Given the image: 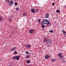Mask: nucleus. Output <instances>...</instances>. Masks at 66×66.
<instances>
[{"instance_id":"1","label":"nucleus","mask_w":66,"mask_h":66,"mask_svg":"<svg viewBox=\"0 0 66 66\" xmlns=\"http://www.w3.org/2000/svg\"><path fill=\"white\" fill-rule=\"evenodd\" d=\"M43 23L44 24H50V21H48L47 19H44L43 21Z\"/></svg>"},{"instance_id":"2","label":"nucleus","mask_w":66,"mask_h":66,"mask_svg":"<svg viewBox=\"0 0 66 66\" xmlns=\"http://www.w3.org/2000/svg\"><path fill=\"white\" fill-rule=\"evenodd\" d=\"M58 55L60 58V59H62V60H64V56L62 55V53H59L58 54Z\"/></svg>"},{"instance_id":"3","label":"nucleus","mask_w":66,"mask_h":66,"mask_svg":"<svg viewBox=\"0 0 66 66\" xmlns=\"http://www.w3.org/2000/svg\"><path fill=\"white\" fill-rule=\"evenodd\" d=\"M29 33L32 34H33L34 32V29H30L29 30Z\"/></svg>"},{"instance_id":"4","label":"nucleus","mask_w":66,"mask_h":66,"mask_svg":"<svg viewBox=\"0 0 66 66\" xmlns=\"http://www.w3.org/2000/svg\"><path fill=\"white\" fill-rule=\"evenodd\" d=\"M48 39H49V37H46L44 38L43 40V42L44 43L47 42L48 41Z\"/></svg>"},{"instance_id":"5","label":"nucleus","mask_w":66,"mask_h":66,"mask_svg":"<svg viewBox=\"0 0 66 66\" xmlns=\"http://www.w3.org/2000/svg\"><path fill=\"white\" fill-rule=\"evenodd\" d=\"M52 41L51 39H48L47 42V44H52Z\"/></svg>"},{"instance_id":"6","label":"nucleus","mask_w":66,"mask_h":66,"mask_svg":"<svg viewBox=\"0 0 66 66\" xmlns=\"http://www.w3.org/2000/svg\"><path fill=\"white\" fill-rule=\"evenodd\" d=\"M49 55L48 54L46 55L45 56V59L46 60H48L49 59Z\"/></svg>"},{"instance_id":"7","label":"nucleus","mask_w":66,"mask_h":66,"mask_svg":"<svg viewBox=\"0 0 66 66\" xmlns=\"http://www.w3.org/2000/svg\"><path fill=\"white\" fill-rule=\"evenodd\" d=\"M31 12L32 13H35V10L34 9H31Z\"/></svg>"},{"instance_id":"8","label":"nucleus","mask_w":66,"mask_h":66,"mask_svg":"<svg viewBox=\"0 0 66 66\" xmlns=\"http://www.w3.org/2000/svg\"><path fill=\"white\" fill-rule=\"evenodd\" d=\"M49 16V13H46L45 16V18H48Z\"/></svg>"},{"instance_id":"9","label":"nucleus","mask_w":66,"mask_h":66,"mask_svg":"<svg viewBox=\"0 0 66 66\" xmlns=\"http://www.w3.org/2000/svg\"><path fill=\"white\" fill-rule=\"evenodd\" d=\"M9 5H11V4H14V2L13 1L11 0L10 1V4L9 3Z\"/></svg>"},{"instance_id":"10","label":"nucleus","mask_w":66,"mask_h":66,"mask_svg":"<svg viewBox=\"0 0 66 66\" xmlns=\"http://www.w3.org/2000/svg\"><path fill=\"white\" fill-rule=\"evenodd\" d=\"M24 46H26V47H27V48H30L31 47V45H30L29 44H27V45H25Z\"/></svg>"},{"instance_id":"11","label":"nucleus","mask_w":66,"mask_h":66,"mask_svg":"<svg viewBox=\"0 0 66 66\" xmlns=\"http://www.w3.org/2000/svg\"><path fill=\"white\" fill-rule=\"evenodd\" d=\"M19 57H20V55L17 56L16 58V60L17 61H18L19 59Z\"/></svg>"},{"instance_id":"12","label":"nucleus","mask_w":66,"mask_h":66,"mask_svg":"<svg viewBox=\"0 0 66 66\" xmlns=\"http://www.w3.org/2000/svg\"><path fill=\"white\" fill-rule=\"evenodd\" d=\"M3 20V18H2V17L1 16H0V22H1Z\"/></svg>"},{"instance_id":"13","label":"nucleus","mask_w":66,"mask_h":66,"mask_svg":"<svg viewBox=\"0 0 66 66\" xmlns=\"http://www.w3.org/2000/svg\"><path fill=\"white\" fill-rule=\"evenodd\" d=\"M16 56L12 57V59H13V60H16Z\"/></svg>"},{"instance_id":"14","label":"nucleus","mask_w":66,"mask_h":66,"mask_svg":"<svg viewBox=\"0 0 66 66\" xmlns=\"http://www.w3.org/2000/svg\"><path fill=\"white\" fill-rule=\"evenodd\" d=\"M27 15V13H26L25 12L23 14V16H26Z\"/></svg>"},{"instance_id":"15","label":"nucleus","mask_w":66,"mask_h":66,"mask_svg":"<svg viewBox=\"0 0 66 66\" xmlns=\"http://www.w3.org/2000/svg\"><path fill=\"white\" fill-rule=\"evenodd\" d=\"M30 63V60H27V64H29Z\"/></svg>"},{"instance_id":"16","label":"nucleus","mask_w":66,"mask_h":66,"mask_svg":"<svg viewBox=\"0 0 66 66\" xmlns=\"http://www.w3.org/2000/svg\"><path fill=\"white\" fill-rule=\"evenodd\" d=\"M51 44L52 43H48L47 44V46L50 47V46H51Z\"/></svg>"},{"instance_id":"17","label":"nucleus","mask_w":66,"mask_h":66,"mask_svg":"<svg viewBox=\"0 0 66 66\" xmlns=\"http://www.w3.org/2000/svg\"><path fill=\"white\" fill-rule=\"evenodd\" d=\"M56 12L57 13H60V11L59 9H58L57 10H56Z\"/></svg>"},{"instance_id":"18","label":"nucleus","mask_w":66,"mask_h":66,"mask_svg":"<svg viewBox=\"0 0 66 66\" xmlns=\"http://www.w3.org/2000/svg\"><path fill=\"white\" fill-rule=\"evenodd\" d=\"M55 61H56V59H52L51 60V61L52 62H54Z\"/></svg>"},{"instance_id":"19","label":"nucleus","mask_w":66,"mask_h":66,"mask_svg":"<svg viewBox=\"0 0 66 66\" xmlns=\"http://www.w3.org/2000/svg\"><path fill=\"white\" fill-rule=\"evenodd\" d=\"M53 32V30H51V31H49V32H50V33H52Z\"/></svg>"},{"instance_id":"20","label":"nucleus","mask_w":66,"mask_h":66,"mask_svg":"<svg viewBox=\"0 0 66 66\" xmlns=\"http://www.w3.org/2000/svg\"><path fill=\"white\" fill-rule=\"evenodd\" d=\"M25 53H26V54H29V52L27 51H26Z\"/></svg>"},{"instance_id":"21","label":"nucleus","mask_w":66,"mask_h":66,"mask_svg":"<svg viewBox=\"0 0 66 66\" xmlns=\"http://www.w3.org/2000/svg\"><path fill=\"white\" fill-rule=\"evenodd\" d=\"M42 28H44L45 27V25H42Z\"/></svg>"},{"instance_id":"22","label":"nucleus","mask_w":66,"mask_h":66,"mask_svg":"<svg viewBox=\"0 0 66 66\" xmlns=\"http://www.w3.org/2000/svg\"><path fill=\"white\" fill-rule=\"evenodd\" d=\"M40 24H41V25H44V23H43V21H41V23H40Z\"/></svg>"},{"instance_id":"23","label":"nucleus","mask_w":66,"mask_h":66,"mask_svg":"<svg viewBox=\"0 0 66 66\" xmlns=\"http://www.w3.org/2000/svg\"><path fill=\"white\" fill-rule=\"evenodd\" d=\"M62 61V63H65V62H66V61H65V60H64V58H63V60Z\"/></svg>"},{"instance_id":"24","label":"nucleus","mask_w":66,"mask_h":66,"mask_svg":"<svg viewBox=\"0 0 66 66\" xmlns=\"http://www.w3.org/2000/svg\"><path fill=\"white\" fill-rule=\"evenodd\" d=\"M62 32H63V34H64V35H65V34L66 33V31H65L64 30H63Z\"/></svg>"},{"instance_id":"25","label":"nucleus","mask_w":66,"mask_h":66,"mask_svg":"<svg viewBox=\"0 0 66 66\" xmlns=\"http://www.w3.org/2000/svg\"><path fill=\"white\" fill-rule=\"evenodd\" d=\"M30 57V56L29 55H27L26 56V58H29Z\"/></svg>"},{"instance_id":"26","label":"nucleus","mask_w":66,"mask_h":66,"mask_svg":"<svg viewBox=\"0 0 66 66\" xmlns=\"http://www.w3.org/2000/svg\"><path fill=\"white\" fill-rule=\"evenodd\" d=\"M14 54H17V51H15L14 52Z\"/></svg>"},{"instance_id":"27","label":"nucleus","mask_w":66,"mask_h":66,"mask_svg":"<svg viewBox=\"0 0 66 66\" xmlns=\"http://www.w3.org/2000/svg\"><path fill=\"white\" fill-rule=\"evenodd\" d=\"M16 11H19V9L18 7H16Z\"/></svg>"},{"instance_id":"28","label":"nucleus","mask_w":66,"mask_h":66,"mask_svg":"<svg viewBox=\"0 0 66 66\" xmlns=\"http://www.w3.org/2000/svg\"><path fill=\"white\" fill-rule=\"evenodd\" d=\"M18 5V3H17V2H15L14 3V5Z\"/></svg>"},{"instance_id":"29","label":"nucleus","mask_w":66,"mask_h":66,"mask_svg":"<svg viewBox=\"0 0 66 66\" xmlns=\"http://www.w3.org/2000/svg\"><path fill=\"white\" fill-rule=\"evenodd\" d=\"M41 19H39L38 20V23H40V20H41Z\"/></svg>"},{"instance_id":"30","label":"nucleus","mask_w":66,"mask_h":66,"mask_svg":"<svg viewBox=\"0 0 66 66\" xmlns=\"http://www.w3.org/2000/svg\"><path fill=\"white\" fill-rule=\"evenodd\" d=\"M6 0L7 2H8V3H9L10 2V0Z\"/></svg>"},{"instance_id":"31","label":"nucleus","mask_w":66,"mask_h":66,"mask_svg":"<svg viewBox=\"0 0 66 66\" xmlns=\"http://www.w3.org/2000/svg\"><path fill=\"white\" fill-rule=\"evenodd\" d=\"M9 21L11 23L12 22V20H11V19H9Z\"/></svg>"},{"instance_id":"32","label":"nucleus","mask_w":66,"mask_h":66,"mask_svg":"<svg viewBox=\"0 0 66 66\" xmlns=\"http://www.w3.org/2000/svg\"><path fill=\"white\" fill-rule=\"evenodd\" d=\"M14 50H15L16 49V47H14L13 48Z\"/></svg>"},{"instance_id":"33","label":"nucleus","mask_w":66,"mask_h":66,"mask_svg":"<svg viewBox=\"0 0 66 66\" xmlns=\"http://www.w3.org/2000/svg\"><path fill=\"white\" fill-rule=\"evenodd\" d=\"M14 49L13 48H11V51H13L14 50Z\"/></svg>"},{"instance_id":"34","label":"nucleus","mask_w":66,"mask_h":66,"mask_svg":"<svg viewBox=\"0 0 66 66\" xmlns=\"http://www.w3.org/2000/svg\"><path fill=\"white\" fill-rule=\"evenodd\" d=\"M52 5H53L54 6V5H55V4H54V3L53 2L52 3Z\"/></svg>"},{"instance_id":"35","label":"nucleus","mask_w":66,"mask_h":66,"mask_svg":"<svg viewBox=\"0 0 66 66\" xmlns=\"http://www.w3.org/2000/svg\"><path fill=\"white\" fill-rule=\"evenodd\" d=\"M13 33H14V32H13V31H12V32H11V33H12V34H11V35H12V34H13Z\"/></svg>"},{"instance_id":"36","label":"nucleus","mask_w":66,"mask_h":66,"mask_svg":"<svg viewBox=\"0 0 66 66\" xmlns=\"http://www.w3.org/2000/svg\"><path fill=\"white\" fill-rule=\"evenodd\" d=\"M11 18H13V16H10Z\"/></svg>"},{"instance_id":"37","label":"nucleus","mask_w":66,"mask_h":66,"mask_svg":"<svg viewBox=\"0 0 66 66\" xmlns=\"http://www.w3.org/2000/svg\"><path fill=\"white\" fill-rule=\"evenodd\" d=\"M36 12L37 13V12H38V10H37V11H36Z\"/></svg>"},{"instance_id":"38","label":"nucleus","mask_w":66,"mask_h":66,"mask_svg":"<svg viewBox=\"0 0 66 66\" xmlns=\"http://www.w3.org/2000/svg\"><path fill=\"white\" fill-rule=\"evenodd\" d=\"M2 60V59H1V58H0V61H1Z\"/></svg>"},{"instance_id":"39","label":"nucleus","mask_w":66,"mask_h":66,"mask_svg":"<svg viewBox=\"0 0 66 66\" xmlns=\"http://www.w3.org/2000/svg\"><path fill=\"white\" fill-rule=\"evenodd\" d=\"M35 11H37V9H36V10H35Z\"/></svg>"},{"instance_id":"40","label":"nucleus","mask_w":66,"mask_h":66,"mask_svg":"<svg viewBox=\"0 0 66 66\" xmlns=\"http://www.w3.org/2000/svg\"><path fill=\"white\" fill-rule=\"evenodd\" d=\"M10 38H11V37H12V36H10Z\"/></svg>"},{"instance_id":"41","label":"nucleus","mask_w":66,"mask_h":66,"mask_svg":"<svg viewBox=\"0 0 66 66\" xmlns=\"http://www.w3.org/2000/svg\"><path fill=\"white\" fill-rule=\"evenodd\" d=\"M64 7L65 8H66V5H65V7Z\"/></svg>"},{"instance_id":"42","label":"nucleus","mask_w":66,"mask_h":66,"mask_svg":"<svg viewBox=\"0 0 66 66\" xmlns=\"http://www.w3.org/2000/svg\"><path fill=\"white\" fill-rule=\"evenodd\" d=\"M62 59H61V60L62 61Z\"/></svg>"},{"instance_id":"43","label":"nucleus","mask_w":66,"mask_h":66,"mask_svg":"<svg viewBox=\"0 0 66 66\" xmlns=\"http://www.w3.org/2000/svg\"><path fill=\"white\" fill-rule=\"evenodd\" d=\"M56 22H55V23Z\"/></svg>"}]
</instances>
